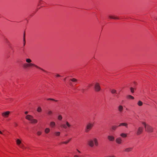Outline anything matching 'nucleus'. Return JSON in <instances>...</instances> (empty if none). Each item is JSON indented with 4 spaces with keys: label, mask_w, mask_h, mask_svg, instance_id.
Listing matches in <instances>:
<instances>
[{
    "label": "nucleus",
    "mask_w": 157,
    "mask_h": 157,
    "mask_svg": "<svg viewBox=\"0 0 157 157\" xmlns=\"http://www.w3.org/2000/svg\"><path fill=\"white\" fill-rule=\"evenodd\" d=\"M121 126H125L127 128L128 127V124L125 123H121L118 125V126L119 127H120Z\"/></svg>",
    "instance_id": "dca6fc26"
},
{
    "label": "nucleus",
    "mask_w": 157,
    "mask_h": 157,
    "mask_svg": "<svg viewBox=\"0 0 157 157\" xmlns=\"http://www.w3.org/2000/svg\"><path fill=\"white\" fill-rule=\"evenodd\" d=\"M111 92L112 94L117 93L116 90H115L113 89L111 90Z\"/></svg>",
    "instance_id": "c756f323"
},
{
    "label": "nucleus",
    "mask_w": 157,
    "mask_h": 157,
    "mask_svg": "<svg viewBox=\"0 0 157 157\" xmlns=\"http://www.w3.org/2000/svg\"><path fill=\"white\" fill-rule=\"evenodd\" d=\"M94 88L95 91L98 92L101 90V88L100 84L98 82H96L94 83Z\"/></svg>",
    "instance_id": "0eeeda50"
},
{
    "label": "nucleus",
    "mask_w": 157,
    "mask_h": 157,
    "mask_svg": "<svg viewBox=\"0 0 157 157\" xmlns=\"http://www.w3.org/2000/svg\"><path fill=\"white\" fill-rule=\"evenodd\" d=\"M55 76L56 77H60V75L59 74H56L55 75Z\"/></svg>",
    "instance_id": "e433bc0d"
},
{
    "label": "nucleus",
    "mask_w": 157,
    "mask_h": 157,
    "mask_svg": "<svg viewBox=\"0 0 157 157\" xmlns=\"http://www.w3.org/2000/svg\"><path fill=\"white\" fill-rule=\"evenodd\" d=\"M37 111L38 112H41L42 111L41 108L40 106L38 107L37 109Z\"/></svg>",
    "instance_id": "cd10ccee"
},
{
    "label": "nucleus",
    "mask_w": 157,
    "mask_h": 157,
    "mask_svg": "<svg viewBox=\"0 0 157 157\" xmlns=\"http://www.w3.org/2000/svg\"><path fill=\"white\" fill-rule=\"evenodd\" d=\"M62 127H63L65 129H66L67 128L66 124H63L62 125Z\"/></svg>",
    "instance_id": "c85d7f7f"
},
{
    "label": "nucleus",
    "mask_w": 157,
    "mask_h": 157,
    "mask_svg": "<svg viewBox=\"0 0 157 157\" xmlns=\"http://www.w3.org/2000/svg\"><path fill=\"white\" fill-rule=\"evenodd\" d=\"M24 41L25 42V33L24 34Z\"/></svg>",
    "instance_id": "ea45409f"
},
{
    "label": "nucleus",
    "mask_w": 157,
    "mask_h": 157,
    "mask_svg": "<svg viewBox=\"0 0 157 157\" xmlns=\"http://www.w3.org/2000/svg\"><path fill=\"white\" fill-rule=\"evenodd\" d=\"M119 126H116V125H113V126H112V129H113V130H115Z\"/></svg>",
    "instance_id": "bb28decb"
},
{
    "label": "nucleus",
    "mask_w": 157,
    "mask_h": 157,
    "mask_svg": "<svg viewBox=\"0 0 157 157\" xmlns=\"http://www.w3.org/2000/svg\"><path fill=\"white\" fill-rule=\"evenodd\" d=\"M15 142L19 148L23 150L26 149V147L22 143V140L21 138L16 139H15Z\"/></svg>",
    "instance_id": "f257e3e1"
},
{
    "label": "nucleus",
    "mask_w": 157,
    "mask_h": 157,
    "mask_svg": "<svg viewBox=\"0 0 157 157\" xmlns=\"http://www.w3.org/2000/svg\"><path fill=\"white\" fill-rule=\"evenodd\" d=\"M130 90H131V92L132 93H133L134 92V89L132 87L131 88Z\"/></svg>",
    "instance_id": "c9c22d12"
},
{
    "label": "nucleus",
    "mask_w": 157,
    "mask_h": 157,
    "mask_svg": "<svg viewBox=\"0 0 157 157\" xmlns=\"http://www.w3.org/2000/svg\"><path fill=\"white\" fill-rule=\"evenodd\" d=\"M116 142L117 144H122L123 142L121 138L120 137L116 138Z\"/></svg>",
    "instance_id": "9b49d317"
},
{
    "label": "nucleus",
    "mask_w": 157,
    "mask_h": 157,
    "mask_svg": "<svg viewBox=\"0 0 157 157\" xmlns=\"http://www.w3.org/2000/svg\"><path fill=\"white\" fill-rule=\"evenodd\" d=\"M50 126L52 128H54L56 126V123L54 121L51 122L50 124Z\"/></svg>",
    "instance_id": "f3484780"
},
{
    "label": "nucleus",
    "mask_w": 157,
    "mask_h": 157,
    "mask_svg": "<svg viewBox=\"0 0 157 157\" xmlns=\"http://www.w3.org/2000/svg\"><path fill=\"white\" fill-rule=\"evenodd\" d=\"M41 134H42V132L41 131H38L37 132V134L38 136H40V135H41Z\"/></svg>",
    "instance_id": "72a5a7b5"
},
{
    "label": "nucleus",
    "mask_w": 157,
    "mask_h": 157,
    "mask_svg": "<svg viewBox=\"0 0 157 157\" xmlns=\"http://www.w3.org/2000/svg\"><path fill=\"white\" fill-rule=\"evenodd\" d=\"M120 136L123 138H125L127 136V134L125 133H122L120 134Z\"/></svg>",
    "instance_id": "4be33fe9"
},
{
    "label": "nucleus",
    "mask_w": 157,
    "mask_h": 157,
    "mask_svg": "<svg viewBox=\"0 0 157 157\" xmlns=\"http://www.w3.org/2000/svg\"><path fill=\"white\" fill-rule=\"evenodd\" d=\"M118 110L120 112H122L123 111V108L122 105H119L118 107Z\"/></svg>",
    "instance_id": "2eb2a0df"
},
{
    "label": "nucleus",
    "mask_w": 157,
    "mask_h": 157,
    "mask_svg": "<svg viewBox=\"0 0 157 157\" xmlns=\"http://www.w3.org/2000/svg\"><path fill=\"white\" fill-rule=\"evenodd\" d=\"M66 124L67 128H70L71 127V125L68 121L66 122Z\"/></svg>",
    "instance_id": "a878e982"
},
{
    "label": "nucleus",
    "mask_w": 157,
    "mask_h": 157,
    "mask_svg": "<svg viewBox=\"0 0 157 157\" xmlns=\"http://www.w3.org/2000/svg\"><path fill=\"white\" fill-rule=\"evenodd\" d=\"M143 125H144L146 130L148 132H152L153 131V128L150 125L146 124V123L143 122L142 123Z\"/></svg>",
    "instance_id": "423d86ee"
},
{
    "label": "nucleus",
    "mask_w": 157,
    "mask_h": 157,
    "mask_svg": "<svg viewBox=\"0 0 157 157\" xmlns=\"http://www.w3.org/2000/svg\"><path fill=\"white\" fill-rule=\"evenodd\" d=\"M94 125V123L92 122H90L87 124L85 131L86 132H89L92 128Z\"/></svg>",
    "instance_id": "39448f33"
},
{
    "label": "nucleus",
    "mask_w": 157,
    "mask_h": 157,
    "mask_svg": "<svg viewBox=\"0 0 157 157\" xmlns=\"http://www.w3.org/2000/svg\"><path fill=\"white\" fill-rule=\"evenodd\" d=\"M50 129L49 128H46L44 130V132L46 134H48V133H49V132H50Z\"/></svg>",
    "instance_id": "6ab92c4d"
},
{
    "label": "nucleus",
    "mask_w": 157,
    "mask_h": 157,
    "mask_svg": "<svg viewBox=\"0 0 157 157\" xmlns=\"http://www.w3.org/2000/svg\"><path fill=\"white\" fill-rule=\"evenodd\" d=\"M28 113V111H26L25 112V114H27Z\"/></svg>",
    "instance_id": "79ce46f5"
},
{
    "label": "nucleus",
    "mask_w": 157,
    "mask_h": 157,
    "mask_svg": "<svg viewBox=\"0 0 157 157\" xmlns=\"http://www.w3.org/2000/svg\"><path fill=\"white\" fill-rule=\"evenodd\" d=\"M47 100H51V101H57L55 99H53V98H48L47 99Z\"/></svg>",
    "instance_id": "7c9ffc66"
},
{
    "label": "nucleus",
    "mask_w": 157,
    "mask_h": 157,
    "mask_svg": "<svg viewBox=\"0 0 157 157\" xmlns=\"http://www.w3.org/2000/svg\"><path fill=\"white\" fill-rule=\"evenodd\" d=\"M144 130L143 128L142 127H140L138 128L136 132V134L137 135H139L141 134L143 132Z\"/></svg>",
    "instance_id": "6e6552de"
},
{
    "label": "nucleus",
    "mask_w": 157,
    "mask_h": 157,
    "mask_svg": "<svg viewBox=\"0 0 157 157\" xmlns=\"http://www.w3.org/2000/svg\"><path fill=\"white\" fill-rule=\"evenodd\" d=\"M10 113V112L9 111H6L3 112L2 114V116L4 118H7Z\"/></svg>",
    "instance_id": "1a4fd4ad"
},
{
    "label": "nucleus",
    "mask_w": 157,
    "mask_h": 157,
    "mask_svg": "<svg viewBox=\"0 0 157 157\" xmlns=\"http://www.w3.org/2000/svg\"><path fill=\"white\" fill-rule=\"evenodd\" d=\"M128 99H132L133 100L134 99V97L132 96L131 95H128L126 97Z\"/></svg>",
    "instance_id": "aec40b11"
},
{
    "label": "nucleus",
    "mask_w": 157,
    "mask_h": 157,
    "mask_svg": "<svg viewBox=\"0 0 157 157\" xmlns=\"http://www.w3.org/2000/svg\"><path fill=\"white\" fill-rule=\"evenodd\" d=\"M47 113L48 115H51L52 114V112L51 110H49L48 111Z\"/></svg>",
    "instance_id": "473e14b6"
},
{
    "label": "nucleus",
    "mask_w": 157,
    "mask_h": 157,
    "mask_svg": "<svg viewBox=\"0 0 157 157\" xmlns=\"http://www.w3.org/2000/svg\"><path fill=\"white\" fill-rule=\"evenodd\" d=\"M71 81H72L75 83V85L76 84V83L77 82V80L75 78H71L69 80V83L71 86H73V85L71 82Z\"/></svg>",
    "instance_id": "9d476101"
},
{
    "label": "nucleus",
    "mask_w": 157,
    "mask_h": 157,
    "mask_svg": "<svg viewBox=\"0 0 157 157\" xmlns=\"http://www.w3.org/2000/svg\"><path fill=\"white\" fill-rule=\"evenodd\" d=\"M60 132H55L54 134L56 136H59L60 135Z\"/></svg>",
    "instance_id": "5701e85b"
},
{
    "label": "nucleus",
    "mask_w": 157,
    "mask_h": 157,
    "mask_svg": "<svg viewBox=\"0 0 157 157\" xmlns=\"http://www.w3.org/2000/svg\"><path fill=\"white\" fill-rule=\"evenodd\" d=\"M108 139L110 141H113L114 140V137L112 136H108Z\"/></svg>",
    "instance_id": "4468645a"
},
{
    "label": "nucleus",
    "mask_w": 157,
    "mask_h": 157,
    "mask_svg": "<svg viewBox=\"0 0 157 157\" xmlns=\"http://www.w3.org/2000/svg\"><path fill=\"white\" fill-rule=\"evenodd\" d=\"M26 61L27 63H31L32 60L29 58H28L26 59Z\"/></svg>",
    "instance_id": "393cba45"
},
{
    "label": "nucleus",
    "mask_w": 157,
    "mask_h": 157,
    "mask_svg": "<svg viewBox=\"0 0 157 157\" xmlns=\"http://www.w3.org/2000/svg\"><path fill=\"white\" fill-rule=\"evenodd\" d=\"M0 134H1V135H3V133L0 130Z\"/></svg>",
    "instance_id": "37998d69"
},
{
    "label": "nucleus",
    "mask_w": 157,
    "mask_h": 157,
    "mask_svg": "<svg viewBox=\"0 0 157 157\" xmlns=\"http://www.w3.org/2000/svg\"><path fill=\"white\" fill-rule=\"evenodd\" d=\"M105 157H116V156L115 155H112V156H106Z\"/></svg>",
    "instance_id": "58836bf2"
},
{
    "label": "nucleus",
    "mask_w": 157,
    "mask_h": 157,
    "mask_svg": "<svg viewBox=\"0 0 157 157\" xmlns=\"http://www.w3.org/2000/svg\"><path fill=\"white\" fill-rule=\"evenodd\" d=\"M25 119L30 121V123L32 124H36L37 123V120L34 119L33 117L30 115H27L25 117Z\"/></svg>",
    "instance_id": "20e7f679"
},
{
    "label": "nucleus",
    "mask_w": 157,
    "mask_h": 157,
    "mask_svg": "<svg viewBox=\"0 0 157 157\" xmlns=\"http://www.w3.org/2000/svg\"><path fill=\"white\" fill-rule=\"evenodd\" d=\"M23 67L25 69H26L29 67H34L38 69L41 70L43 71H45L43 69L33 63H25L23 64Z\"/></svg>",
    "instance_id": "f03ea898"
},
{
    "label": "nucleus",
    "mask_w": 157,
    "mask_h": 157,
    "mask_svg": "<svg viewBox=\"0 0 157 157\" xmlns=\"http://www.w3.org/2000/svg\"><path fill=\"white\" fill-rule=\"evenodd\" d=\"M138 105L139 106H141L143 105V102L141 101H139L137 103Z\"/></svg>",
    "instance_id": "412c9836"
},
{
    "label": "nucleus",
    "mask_w": 157,
    "mask_h": 157,
    "mask_svg": "<svg viewBox=\"0 0 157 157\" xmlns=\"http://www.w3.org/2000/svg\"><path fill=\"white\" fill-rule=\"evenodd\" d=\"M88 144L90 147H92L95 145L96 146H98V139L95 138L93 139L90 140L88 142Z\"/></svg>",
    "instance_id": "7ed1b4c3"
},
{
    "label": "nucleus",
    "mask_w": 157,
    "mask_h": 157,
    "mask_svg": "<svg viewBox=\"0 0 157 157\" xmlns=\"http://www.w3.org/2000/svg\"><path fill=\"white\" fill-rule=\"evenodd\" d=\"M15 126H17V123L15 124Z\"/></svg>",
    "instance_id": "c03bdc74"
},
{
    "label": "nucleus",
    "mask_w": 157,
    "mask_h": 157,
    "mask_svg": "<svg viewBox=\"0 0 157 157\" xmlns=\"http://www.w3.org/2000/svg\"><path fill=\"white\" fill-rule=\"evenodd\" d=\"M58 119L59 120H61L62 119V117L61 115H59L58 117Z\"/></svg>",
    "instance_id": "2f4dec72"
},
{
    "label": "nucleus",
    "mask_w": 157,
    "mask_h": 157,
    "mask_svg": "<svg viewBox=\"0 0 157 157\" xmlns=\"http://www.w3.org/2000/svg\"><path fill=\"white\" fill-rule=\"evenodd\" d=\"M76 151L79 153H81L80 151H79L78 149H76Z\"/></svg>",
    "instance_id": "a19ab883"
},
{
    "label": "nucleus",
    "mask_w": 157,
    "mask_h": 157,
    "mask_svg": "<svg viewBox=\"0 0 157 157\" xmlns=\"http://www.w3.org/2000/svg\"><path fill=\"white\" fill-rule=\"evenodd\" d=\"M13 99L12 98H9L8 99V101L9 102H11L13 101Z\"/></svg>",
    "instance_id": "f704fd0d"
},
{
    "label": "nucleus",
    "mask_w": 157,
    "mask_h": 157,
    "mask_svg": "<svg viewBox=\"0 0 157 157\" xmlns=\"http://www.w3.org/2000/svg\"><path fill=\"white\" fill-rule=\"evenodd\" d=\"M133 148V147H128L124 149V151L126 152H129L132 150Z\"/></svg>",
    "instance_id": "ddd939ff"
},
{
    "label": "nucleus",
    "mask_w": 157,
    "mask_h": 157,
    "mask_svg": "<svg viewBox=\"0 0 157 157\" xmlns=\"http://www.w3.org/2000/svg\"><path fill=\"white\" fill-rule=\"evenodd\" d=\"M109 18L110 19H118V18L115 17L114 16H109Z\"/></svg>",
    "instance_id": "b1692460"
},
{
    "label": "nucleus",
    "mask_w": 157,
    "mask_h": 157,
    "mask_svg": "<svg viewBox=\"0 0 157 157\" xmlns=\"http://www.w3.org/2000/svg\"><path fill=\"white\" fill-rule=\"evenodd\" d=\"M39 4L42 7L45 6L46 5V3L42 0H40L39 1Z\"/></svg>",
    "instance_id": "f8f14e48"
},
{
    "label": "nucleus",
    "mask_w": 157,
    "mask_h": 157,
    "mask_svg": "<svg viewBox=\"0 0 157 157\" xmlns=\"http://www.w3.org/2000/svg\"><path fill=\"white\" fill-rule=\"evenodd\" d=\"M74 157H81V156L76 155H74Z\"/></svg>",
    "instance_id": "4c0bfd02"
},
{
    "label": "nucleus",
    "mask_w": 157,
    "mask_h": 157,
    "mask_svg": "<svg viewBox=\"0 0 157 157\" xmlns=\"http://www.w3.org/2000/svg\"><path fill=\"white\" fill-rule=\"evenodd\" d=\"M71 140V139H70L69 140H67L65 141L62 142L60 143V144H67Z\"/></svg>",
    "instance_id": "a211bd4d"
}]
</instances>
